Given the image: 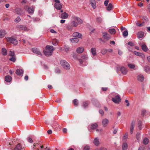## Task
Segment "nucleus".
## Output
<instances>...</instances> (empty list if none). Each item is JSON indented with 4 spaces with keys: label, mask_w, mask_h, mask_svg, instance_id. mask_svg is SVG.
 Instances as JSON below:
<instances>
[{
    "label": "nucleus",
    "mask_w": 150,
    "mask_h": 150,
    "mask_svg": "<svg viewBox=\"0 0 150 150\" xmlns=\"http://www.w3.org/2000/svg\"><path fill=\"white\" fill-rule=\"evenodd\" d=\"M89 103L88 101L83 102L82 105L83 107L84 108H86L88 106Z\"/></svg>",
    "instance_id": "nucleus-39"
},
{
    "label": "nucleus",
    "mask_w": 150,
    "mask_h": 150,
    "mask_svg": "<svg viewBox=\"0 0 150 150\" xmlns=\"http://www.w3.org/2000/svg\"><path fill=\"white\" fill-rule=\"evenodd\" d=\"M99 113L101 114L102 115H103L104 114V112L102 110H100L99 111Z\"/></svg>",
    "instance_id": "nucleus-63"
},
{
    "label": "nucleus",
    "mask_w": 150,
    "mask_h": 150,
    "mask_svg": "<svg viewBox=\"0 0 150 150\" xmlns=\"http://www.w3.org/2000/svg\"><path fill=\"white\" fill-rule=\"evenodd\" d=\"M109 32L111 34H115L116 33V31L115 29H110L109 30Z\"/></svg>",
    "instance_id": "nucleus-33"
},
{
    "label": "nucleus",
    "mask_w": 150,
    "mask_h": 150,
    "mask_svg": "<svg viewBox=\"0 0 150 150\" xmlns=\"http://www.w3.org/2000/svg\"><path fill=\"white\" fill-rule=\"evenodd\" d=\"M109 0H105L104 2V4L105 6H107L109 3Z\"/></svg>",
    "instance_id": "nucleus-55"
},
{
    "label": "nucleus",
    "mask_w": 150,
    "mask_h": 150,
    "mask_svg": "<svg viewBox=\"0 0 150 150\" xmlns=\"http://www.w3.org/2000/svg\"><path fill=\"white\" fill-rule=\"evenodd\" d=\"M21 19L19 17H17L14 20V21L16 23H18L20 21Z\"/></svg>",
    "instance_id": "nucleus-43"
},
{
    "label": "nucleus",
    "mask_w": 150,
    "mask_h": 150,
    "mask_svg": "<svg viewBox=\"0 0 150 150\" xmlns=\"http://www.w3.org/2000/svg\"><path fill=\"white\" fill-rule=\"evenodd\" d=\"M5 79L6 81L7 82H10L12 80V78L10 76H7L5 77Z\"/></svg>",
    "instance_id": "nucleus-27"
},
{
    "label": "nucleus",
    "mask_w": 150,
    "mask_h": 150,
    "mask_svg": "<svg viewBox=\"0 0 150 150\" xmlns=\"http://www.w3.org/2000/svg\"><path fill=\"white\" fill-rule=\"evenodd\" d=\"M6 32L4 30H0V38L3 37L6 34Z\"/></svg>",
    "instance_id": "nucleus-23"
},
{
    "label": "nucleus",
    "mask_w": 150,
    "mask_h": 150,
    "mask_svg": "<svg viewBox=\"0 0 150 150\" xmlns=\"http://www.w3.org/2000/svg\"><path fill=\"white\" fill-rule=\"evenodd\" d=\"M98 126L96 123L92 124L91 125V128L92 129H94L97 127Z\"/></svg>",
    "instance_id": "nucleus-32"
},
{
    "label": "nucleus",
    "mask_w": 150,
    "mask_h": 150,
    "mask_svg": "<svg viewBox=\"0 0 150 150\" xmlns=\"http://www.w3.org/2000/svg\"><path fill=\"white\" fill-rule=\"evenodd\" d=\"M95 150H106V149L105 148L102 147L99 149H96Z\"/></svg>",
    "instance_id": "nucleus-57"
},
{
    "label": "nucleus",
    "mask_w": 150,
    "mask_h": 150,
    "mask_svg": "<svg viewBox=\"0 0 150 150\" xmlns=\"http://www.w3.org/2000/svg\"><path fill=\"white\" fill-rule=\"evenodd\" d=\"M102 21V19L100 17H98L97 18V21L98 23H100Z\"/></svg>",
    "instance_id": "nucleus-49"
},
{
    "label": "nucleus",
    "mask_w": 150,
    "mask_h": 150,
    "mask_svg": "<svg viewBox=\"0 0 150 150\" xmlns=\"http://www.w3.org/2000/svg\"><path fill=\"white\" fill-rule=\"evenodd\" d=\"M72 20L66 27L67 29L69 31L72 30L73 27H76L79 24H81L83 23V21L80 18L76 16H72Z\"/></svg>",
    "instance_id": "nucleus-1"
},
{
    "label": "nucleus",
    "mask_w": 150,
    "mask_h": 150,
    "mask_svg": "<svg viewBox=\"0 0 150 150\" xmlns=\"http://www.w3.org/2000/svg\"><path fill=\"white\" fill-rule=\"evenodd\" d=\"M21 9L19 8H17L15 10V12L17 14L20 15L21 14Z\"/></svg>",
    "instance_id": "nucleus-37"
},
{
    "label": "nucleus",
    "mask_w": 150,
    "mask_h": 150,
    "mask_svg": "<svg viewBox=\"0 0 150 150\" xmlns=\"http://www.w3.org/2000/svg\"><path fill=\"white\" fill-rule=\"evenodd\" d=\"M18 27L20 28L21 30H24L25 31H28V28L25 26L24 25H20L18 26Z\"/></svg>",
    "instance_id": "nucleus-22"
},
{
    "label": "nucleus",
    "mask_w": 150,
    "mask_h": 150,
    "mask_svg": "<svg viewBox=\"0 0 150 150\" xmlns=\"http://www.w3.org/2000/svg\"><path fill=\"white\" fill-rule=\"evenodd\" d=\"M137 79L140 82H142L144 80V78L143 75L139 74L137 76Z\"/></svg>",
    "instance_id": "nucleus-15"
},
{
    "label": "nucleus",
    "mask_w": 150,
    "mask_h": 150,
    "mask_svg": "<svg viewBox=\"0 0 150 150\" xmlns=\"http://www.w3.org/2000/svg\"><path fill=\"white\" fill-rule=\"evenodd\" d=\"M81 57L83 59L85 60L87 59L88 58L87 55L86 54L83 55Z\"/></svg>",
    "instance_id": "nucleus-45"
},
{
    "label": "nucleus",
    "mask_w": 150,
    "mask_h": 150,
    "mask_svg": "<svg viewBox=\"0 0 150 150\" xmlns=\"http://www.w3.org/2000/svg\"><path fill=\"white\" fill-rule=\"evenodd\" d=\"M50 32L51 33H57V32L53 29H51L50 30Z\"/></svg>",
    "instance_id": "nucleus-62"
},
{
    "label": "nucleus",
    "mask_w": 150,
    "mask_h": 150,
    "mask_svg": "<svg viewBox=\"0 0 150 150\" xmlns=\"http://www.w3.org/2000/svg\"><path fill=\"white\" fill-rule=\"evenodd\" d=\"M123 35L124 37H126L128 35V31L127 30L124 31L123 33Z\"/></svg>",
    "instance_id": "nucleus-44"
},
{
    "label": "nucleus",
    "mask_w": 150,
    "mask_h": 150,
    "mask_svg": "<svg viewBox=\"0 0 150 150\" xmlns=\"http://www.w3.org/2000/svg\"><path fill=\"white\" fill-rule=\"evenodd\" d=\"M113 6L112 3H110L108 5L107 8V10L108 11H110L112 10V8Z\"/></svg>",
    "instance_id": "nucleus-30"
},
{
    "label": "nucleus",
    "mask_w": 150,
    "mask_h": 150,
    "mask_svg": "<svg viewBox=\"0 0 150 150\" xmlns=\"http://www.w3.org/2000/svg\"><path fill=\"white\" fill-rule=\"evenodd\" d=\"M143 21L147 22L148 21V19L146 17H144L142 19Z\"/></svg>",
    "instance_id": "nucleus-46"
},
{
    "label": "nucleus",
    "mask_w": 150,
    "mask_h": 150,
    "mask_svg": "<svg viewBox=\"0 0 150 150\" xmlns=\"http://www.w3.org/2000/svg\"><path fill=\"white\" fill-rule=\"evenodd\" d=\"M68 17V14L64 12L60 15V17L62 19H67Z\"/></svg>",
    "instance_id": "nucleus-18"
},
{
    "label": "nucleus",
    "mask_w": 150,
    "mask_h": 150,
    "mask_svg": "<svg viewBox=\"0 0 150 150\" xmlns=\"http://www.w3.org/2000/svg\"><path fill=\"white\" fill-rule=\"evenodd\" d=\"M127 44L129 45H130L131 46H133L134 45L133 44V43L132 42H129Z\"/></svg>",
    "instance_id": "nucleus-60"
},
{
    "label": "nucleus",
    "mask_w": 150,
    "mask_h": 150,
    "mask_svg": "<svg viewBox=\"0 0 150 150\" xmlns=\"http://www.w3.org/2000/svg\"><path fill=\"white\" fill-rule=\"evenodd\" d=\"M141 123H142V122L141 121H139L138 122V127H139V128L140 129H142L141 128Z\"/></svg>",
    "instance_id": "nucleus-52"
},
{
    "label": "nucleus",
    "mask_w": 150,
    "mask_h": 150,
    "mask_svg": "<svg viewBox=\"0 0 150 150\" xmlns=\"http://www.w3.org/2000/svg\"><path fill=\"white\" fill-rule=\"evenodd\" d=\"M102 124L104 127H106L109 123V121L108 119L105 118L102 121Z\"/></svg>",
    "instance_id": "nucleus-10"
},
{
    "label": "nucleus",
    "mask_w": 150,
    "mask_h": 150,
    "mask_svg": "<svg viewBox=\"0 0 150 150\" xmlns=\"http://www.w3.org/2000/svg\"><path fill=\"white\" fill-rule=\"evenodd\" d=\"M90 4L92 8L95 9L96 7V4L95 0H89Z\"/></svg>",
    "instance_id": "nucleus-16"
},
{
    "label": "nucleus",
    "mask_w": 150,
    "mask_h": 150,
    "mask_svg": "<svg viewBox=\"0 0 150 150\" xmlns=\"http://www.w3.org/2000/svg\"><path fill=\"white\" fill-rule=\"evenodd\" d=\"M32 50L34 53L36 54L37 55H40L41 56H42V54L41 52L38 49L33 48L32 49Z\"/></svg>",
    "instance_id": "nucleus-8"
},
{
    "label": "nucleus",
    "mask_w": 150,
    "mask_h": 150,
    "mask_svg": "<svg viewBox=\"0 0 150 150\" xmlns=\"http://www.w3.org/2000/svg\"><path fill=\"white\" fill-rule=\"evenodd\" d=\"M60 63L64 69L66 70H69L70 69V65L65 60H61Z\"/></svg>",
    "instance_id": "nucleus-2"
},
{
    "label": "nucleus",
    "mask_w": 150,
    "mask_h": 150,
    "mask_svg": "<svg viewBox=\"0 0 150 150\" xmlns=\"http://www.w3.org/2000/svg\"><path fill=\"white\" fill-rule=\"evenodd\" d=\"M52 49H54V48L52 46L47 45L46 47V49L47 50H52Z\"/></svg>",
    "instance_id": "nucleus-40"
},
{
    "label": "nucleus",
    "mask_w": 150,
    "mask_h": 150,
    "mask_svg": "<svg viewBox=\"0 0 150 150\" xmlns=\"http://www.w3.org/2000/svg\"><path fill=\"white\" fill-rule=\"evenodd\" d=\"M2 53L3 55L5 56L7 55V50L5 48H2Z\"/></svg>",
    "instance_id": "nucleus-34"
},
{
    "label": "nucleus",
    "mask_w": 150,
    "mask_h": 150,
    "mask_svg": "<svg viewBox=\"0 0 150 150\" xmlns=\"http://www.w3.org/2000/svg\"><path fill=\"white\" fill-rule=\"evenodd\" d=\"M54 50V49H52V50L44 51L43 52L45 56L49 57L51 56L52 55V52Z\"/></svg>",
    "instance_id": "nucleus-5"
},
{
    "label": "nucleus",
    "mask_w": 150,
    "mask_h": 150,
    "mask_svg": "<svg viewBox=\"0 0 150 150\" xmlns=\"http://www.w3.org/2000/svg\"><path fill=\"white\" fill-rule=\"evenodd\" d=\"M112 100L116 103H119L121 101V99L119 96H115L114 98H112Z\"/></svg>",
    "instance_id": "nucleus-4"
},
{
    "label": "nucleus",
    "mask_w": 150,
    "mask_h": 150,
    "mask_svg": "<svg viewBox=\"0 0 150 150\" xmlns=\"http://www.w3.org/2000/svg\"><path fill=\"white\" fill-rule=\"evenodd\" d=\"M39 20V19L38 18H34L33 20V22L38 21Z\"/></svg>",
    "instance_id": "nucleus-64"
},
{
    "label": "nucleus",
    "mask_w": 150,
    "mask_h": 150,
    "mask_svg": "<svg viewBox=\"0 0 150 150\" xmlns=\"http://www.w3.org/2000/svg\"><path fill=\"white\" fill-rule=\"evenodd\" d=\"M141 47L142 50L144 52L147 51L148 49L146 45L145 44L142 45L141 46Z\"/></svg>",
    "instance_id": "nucleus-26"
},
{
    "label": "nucleus",
    "mask_w": 150,
    "mask_h": 150,
    "mask_svg": "<svg viewBox=\"0 0 150 150\" xmlns=\"http://www.w3.org/2000/svg\"><path fill=\"white\" fill-rule=\"evenodd\" d=\"M136 25L139 27H142L143 26V24L141 23H139L138 21H137L136 23Z\"/></svg>",
    "instance_id": "nucleus-51"
},
{
    "label": "nucleus",
    "mask_w": 150,
    "mask_h": 150,
    "mask_svg": "<svg viewBox=\"0 0 150 150\" xmlns=\"http://www.w3.org/2000/svg\"><path fill=\"white\" fill-rule=\"evenodd\" d=\"M127 148V143H124L122 145V149L123 150H126Z\"/></svg>",
    "instance_id": "nucleus-31"
},
{
    "label": "nucleus",
    "mask_w": 150,
    "mask_h": 150,
    "mask_svg": "<svg viewBox=\"0 0 150 150\" xmlns=\"http://www.w3.org/2000/svg\"><path fill=\"white\" fill-rule=\"evenodd\" d=\"M127 137H128V135H127V134L126 133V134H125V135L123 137V139H126L127 138Z\"/></svg>",
    "instance_id": "nucleus-61"
},
{
    "label": "nucleus",
    "mask_w": 150,
    "mask_h": 150,
    "mask_svg": "<svg viewBox=\"0 0 150 150\" xmlns=\"http://www.w3.org/2000/svg\"><path fill=\"white\" fill-rule=\"evenodd\" d=\"M134 54L136 55L141 57L142 58L144 59L145 57V56L144 54L140 52H139L136 51H134Z\"/></svg>",
    "instance_id": "nucleus-11"
},
{
    "label": "nucleus",
    "mask_w": 150,
    "mask_h": 150,
    "mask_svg": "<svg viewBox=\"0 0 150 150\" xmlns=\"http://www.w3.org/2000/svg\"><path fill=\"white\" fill-rule=\"evenodd\" d=\"M52 44L54 45H56L57 44V40L56 39H53L52 41Z\"/></svg>",
    "instance_id": "nucleus-41"
},
{
    "label": "nucleus",
    "mask_w": 150,
    "mask_h": 150,
    "mask_svg": "<svg viewBox=\"0 0 150 150\" xmlns=\"http://www.w3.org/2000/svg\"><path fill=\"white\" fill-rule=\"evenodd\" d=\"M91 52L92 54L94 56L96 55V49L95 48H92L91 50Z\"/></svg>",
    "instance_id": "nucleus-29"
},
{
    "label": "nucleus",
    "mask_w": 150,
    "mask_h": 150,
    "mask_svg": "<svg viewBox=\"0 0 150 150\" xmlns=\"http://www.w3.org/2000/svg\"><path fill=\"white\" fill-rule=\"evenodd\" d=\"M144 35V33L142 31H140L138 32L137 34L138 38L140 40L142 39Z\"/></svg>",
    "instance_id": "nucleus-20"
},
{
    "label": "nucleus",
    "mask_w": 150,
    "mask_h": 150,
    "mask_svg": "<svg viewBox=\"0 0 150 150\" xmlns=\"http://www.w3.org/2000/svg\"><path fill=\"white\" fill-rule=\"evenodd\" d=\"M127 66L130 69H135V66L134 64H128Z\"/></svg>",
    "instance_id": "nucleus-35"
},
{
    "label": "nucleus",
    "mask_w": 150,
    "mask_h": 150,
    "mask_svg": "<svg viewBox=\"0 0 150 150\" xmlns=\"http://www.w3.org/2000/svg\"><path fill=\"white\" fill-rule=\"evenodd\" d=\"M35 7L32 6L28 7V13L30 14H33L34 13Z\"/></svg>",
    "instance_id": "nucleus-14"
},
{
    "label": "nucleus",
    "mask_w": 150,
    "mask_h": 150,
    "mask_svg": "<svg viewBox=\"0 0 150 150\" xmlns=\"http://www.w3.org/2000/svg\"><path fill=\"white\" fill-rule=\"evenodd\" d=\"M22 149V146L20 144H18L14 148V150H21Z\"/></svg>",
    "instance_id": "nucleus-28"
},
{
    "label": "nucleus",
    "mask_w": 150,
    "mask_h": 150,
    "mask_svg": "<svg viewBox=\"0 0 150 150\" xmlns=\"http://www.w3.org/2000/svg\"><path fill=\"white\" fill-rule=\"evenodd\" d=\"M73 36L74 37H77L78 38H82V35L77 32L74 33L73 34Z\"/></svg>",
    "instance_id": "nucleus-17"
},
{
    "label": "nucleus",
    "mask_w": 150,
    "mask_h": 150,
    "mask_svg": "<svg viewBox=\"0 0 150 150\" xmlns=\"http://www.w3.org/2000/svg\"><path fill=\"white\" fill-rule=\"evenodd\" d=\"M28 141L30 143H32L33 142L32 139L29 137L28 138Z\"/></svg>",
    "instance_id": "nucleus-56"
},
{
    "label": "nucleus",
    "mask_w": 150,
    "mask_h": 150,
    "mask_svg": "<svg viewBox=\"0 0 150 150\" xmlns=\"http://www.w3.org/2000/svg\"><path fill=\"white\" fill-rule=\"evenodd\" d=\"M9 60L12 62H15L16 60L15 56L11 57L9 59Z\"/></svg>",
    "instance_id": "nucleus-48"
},
{
    "label": "nucleus",
    "mask_w": 150,
    "mask_h": 150,
    "mask_svg": "<svg viewBox=\"0 0 150 150\" xmlns=\"http://www.w3.org/2000/svg\"><path fill=\"white\" fill-rule=\"evenodd\" d=\"M62 100L61 99L57 98L56 99L55 101L58 103H59L61 102Z\"/></svg>",
    "instance_id": "nucleus-58"
},
{
    "label": "nucleus",
    "mask_w": 150,
    "mask_h": 150,
    "mask_svg": "<svg viewBox=\"0 0 150 150\" xmlns=\"http://www.w3.org/2000/svg\"><path fill=\"white\" fill-rule=\"evenodd\" d=\"M120 71L124 75L126 74L127 73V70L124 67H121L120 68Z\"/></svg>",
    "instance_id": "nucleus-19"
},
{
    "label": "nucleus",
    "mask_w": 150,
    "mask_h": 150,
    "mask_svg": "<svg viewBox=\"0 0 150 150\" xmlns=\"http://www.w3.org/2000/svg\"><path fill=\"white\" fill-rule=\"evenodd\" d=\"M73 102L75 105L77 106L78 105V101L77 99H75L74 100Z\"/></svg>",
    "instance_id": "nucleus-42"
},
{
    "label": "nucleus",
    "mask_w": 150,
    "mask_h": 150,
    "mask_svg": "<svg viewBox=\"0 0 150 150\" xmlns=\"http://www.w3.org/2000/svg\"><path fill=\"white\" fill-rule=\"evenodd\" d=\"M5 38L7 42L11 43L14 45H16L18 43L17 40L13 37H6Z\"/></svg>",
    "instance_id": "nucleus-3"
},
{
    "label": "nucleus",
    "mask_w": 150,
    "mask_h": 150,
    "mask_svg": "<svg viewBox=\"0 0 150 150\" xmlns=\"http://www.w3.org/2000/svg\"><path fill=\"white\" fill-rule=\"evenodd\" d=\"M70 40L71 42L74 43H77L79 42V39L77 38H71Z\"/></svg>",
    "instance_id": "nucleus-25"
},
{
    "label": "nucleus",
    "mask_w": 150,
    "mask_h": 150,
    "mask_svg": "<svg viewBox=\"0 0 150 150\" xmlns=\"http://www.w3.org/2000/svg\"><path fill=\"white\" fill-rule=\"evenodd\" d=\"M23 72V71L22 69H17L16 71V73L18 75H21Z\"/></svg>",
    "instance_id": "nucleus-24"
},
{
    "label": "nucleus",
    "mask_w": 150,
    "mask_h": 150,
    "mask_svg": "<svg viewBox=\"0 0 150 150\" xmlns=\"http://www.w3.org/2000/svg\"><path fill=\"white\" fill-rule=\"evenodd\" d=\"M83 150H90V148L88 146H86L84 147Z\"/></svg>",
    "instance_id": "nucleus-59"
},
{
    "label": "nucleus",
    "mask_w": 150,
    "mask_h": 150,
    "mask_svg": "<svg viewBox=\"0 0 150 150\" xmlns=\"http://www.w3.org/2000/svg\"><path fill=\"white\" fill-rule=\"evenodd\" d=\"M84 50V48L82 47H78L76 50V52L79 54L82 53Z\"/></svg>",
    "instance_id": "nucleus-13"
},
{
    "label": "nucleus",
    "mask_w": 150,
    "mask_h": 150,
    "mask_svg": "<svg viewBox=\"0 0 150 150\" xmlns=\"http://www.w3.org/2000/svg\"><path fill=\"white\" fill-rule=\"evenodd\" d=\"M150 67L148 66H146L144 68V70L147 73H149Z\"/></svg>",
    "instance_id": "nucleus-38"
},
{
    "label": "nucleus",
    "mask_w": 150,
    "mask_h": 150,
    "mask_svg": "<svg viewBox=\"0 0 150 150\" xmlns=\"http://www.w3.org/2000/svg\"><path fill=\"white\" fill-rule=\"evenodd\" d=\"M54 7L57 10H60L62 8V6L60 3H56L54 4Z\"/></svg>",
    "instance_id": "nucleus-21"
},
{
    "label": "nucleus",
    "mask_w": 150,
    "mask_h": 150,
    "mask_svg": "<svg viewBox=\"0 0 150 150\" xmlns=\"http://www.w3.org/2000/svg\"><path fill=\"white\" fill-rule=\"evenodd\" d=\"M10 53L9 54V55L11 57H15L14 52L10 51Z\"/></svg>",
    "instance_id": "nucleus-50"
},
{
    "label": "nucleus",
    "mask_w": 150,
    "mask_h": 150,
    "mask_svg": "<svg viewBox=\"0 0 150 150\" xmlns=\"http://www.w3.org/2000/svg\"><path fill=\"white\" fill-rule=\"evenodd\" d=\"M149 139L147 138H145L143 141V143L144 144L146 145L149 143Z\"/></svg>",
    "instance_id": "nucleus-36"
},
{
    "label": "nucleus",
    "mask_w": 150,
    "mask_h": 150,
    "mask_svg": "<svg viewBox=\"0 0 150 150\" xmlns=\"http://www.w3.org/2000/svg\"><path fill=\"white\" fill-rule=\"evenodd\" d=\"M138 150H145V148L144 146H141L139 147Z\"/></svg>",
    "instance_id": "nucleus-53"
},
{
    "label": "nucleus",
    "mask_w": 150,
    "mask_h": 150,
    "mask_svg": "<svg viewBox=\"0 0 150 150\" xmlns=\"http://www.w3.org/2000/svg\"><path fill=\"white\" fill-rule=\"evenodd\" d=\"M102 35L103 38L105 39L108 40L110 38V35L106 32H103Z\"/></svg>",
    "instance_id": "nucleus-7"
},
{
    "label": "nucleus",
    "mask_w": 150,
    "mask_h": 150,
    "mask_svg": "<svg viewBox=\"0 0 150 150\" xmlns=\"http://www.w3.org/2000/svg\"><path fill=\"white\" fill-rule=\"evenodd\" d=\"M140 135V134L139 133H137L136 135V138L138 140L139 139Z\"/></svg>",
    "instance_id": "nucleus-54"
},
{
    "label": "nucleus",
    "mask_w": 150,
    "mask_h": 150,
    "mask_svg": "<svg viewBox=\"0 0 150 150\" xmlns=\"http://www.w3.org/2000/svg\"><path fill=\"white\" fill-rule=\"evenodd\" d=\"M43 145L40 146L39 144L37 143L34 145L33 148L35 149V150H43Z\"/></svg>",
    "instance_id": "nucleus-6"
},
{
    "label": "nucleus",
    "mask_w": 150,
    "mask_h": 150,
    "mask_svg": "<svg viewBox=\"0 0 150 150\" xmlns=\"http://www.w3.org/2000/svg\"><path fill=\"white\" fill-rule=\"evenodd\" d=\"M135 124V122L134 121H132L131 125V127L130 128V132L131 134H132L133 132L134 128V125Z\"/></svg>",
    "instance_id": "nucleus-12"
},
{
    "label": "nucleus",
    "mask_w": 150,
    "mask_h": 150,
    "mask_svg": "<svg viewBox=\"0 0 150 150\" xmlns=\"http://www.w3.org/2000/svg\"><path fill=\"white\" fill-rule=\"evenodd\" d=\"M107 50L105 49H103L102 50L101 53L103 54H104L107 52Z\"/></svg>",
    "instance_id": "nucleus-47"
},
{
    "label": "nucleus",
    "mask_w": 150,
    "mask_h": 150,
    "mask_svg": "<svg viewBox=\"0 0 150 150\" xmlns=\"http://www.w3.org/2000/svg\"><path fill=\"white\" fill-rule=\"evenodd\" d=\"M94 144L96 146H98L100 144L99 139L98 137L94 138L93 141Z\"/></svg>",
    "instance_id": "nucleus-9"
}]
</instances>
